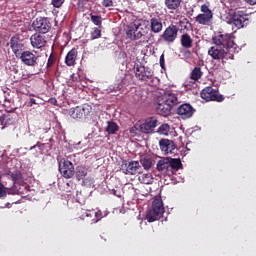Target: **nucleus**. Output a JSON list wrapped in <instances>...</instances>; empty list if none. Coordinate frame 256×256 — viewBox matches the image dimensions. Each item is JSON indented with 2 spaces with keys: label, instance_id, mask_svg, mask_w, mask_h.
Returning a JSON list of instances; mask_svg holds the SVG:
<instances>
[{
  "label": "nucleus",
  "instance_id": "1",
  "mask_svg": "<svg viewBox=\"0 0 256 256\" xmlns=\"http://www.w3.org/2000/svg\"><path fill=\"white\" fill-rule=\"evenodd\" d=\"M212 41L217 47L224 49L230 55H235V53L239 52V46H237L230 34H218L212 38Z\"/></svg>",
  "mask_w": 256,
  "mask_h": 256
},
{
  "label": "nucleus",
  "instance_id": "2",
  "mask_svg": "<svg viewBox=\"0 0 256 256\" xmlns=\"http://www.w3.org/2000/svg\"><path fill=\"white\" fill-rule=\"evenodd\" d=\"M163 213H165L163 199L159 195L155 196L152 207L146 214V220L148 223H155V221H159V219L163 217Z\"/></svg>",
  "mask_w": 256,
  "mask_h": 256
},
{
  "label": "nucleus",
  "instance_id": "3",
  "mask_svg": "<svg viewBox=\"0 0 256 256\" xmlns=\"http://www.w3.org/2000/svg\"><path fill=\"white\" fill-rule=\"evenodd\" d=\"M159 125V120L157 117L152 116L148 117L141 124H136L134 127L130 129V133H135V131H140L141 133H145L149 135L151 133H155V128Z\"/></svg>",
  "mask_w": 256,
  "mask_h": 256
},
{
  "label": "nucleus",
  "instance_id": "4",
  "mask_svg": "<svg viewBox=\"0 0 256 256\" xmlns=\"http://www.w3.org/2000/svg\"><path fill=\"white\" fill-rule=\"evenodd\" d=\"M208 55L216 61H229V59H235V55L226 52L225 49L220 48L219 46H212L208 50Z\"/></svg>",
  "mask_w": 256,
  "mask_h": 256
},
{
  "label": "nucleus",
  "instance_id": "5",
  "mask_svg": "<svg viewBox=\"0 0 256 256\" xmlns=\"http://www.w3.org/2000/svg\"><path fill=\"white\" fill-rule=\"evenodd\" d=\"M250 22L251 18L249 17V14L242 10L234 12L231 17V23L237 29H243V27H247V25H249Z\"/></svg>",
  "mask_w": 256,
  "mask_h": 256
},
{
  "label": "nucleus",
  "instance_id": "6",
  "mask_svg": "<svg viewBox=\"0 0 256 256\" xmlns=\"http://www.w3.org/2000/svg\"><path fill=\"white\" fill-rule=\"evenodd\" d=\"M200 97L204 99V101H217V103L225 101V97L219 94V89H215L212 86L205 87L201 91Z\"/></svg>",
  "mask_w": 256,
  "mask_h": 256
},
{
  "label": "nucleus",
  "instance_id": "7",
  "mask_svg": "<svg viewBox=\"0 0 256 256\" xmlns=\"http://www.w3.org/2000/svg\"><path fill=\"white\" fill-rule=\"evenodd\" d=\"M58 169L64 179H73L75 176V166L73 163L65 158L58 162Z\"/></svg>",
  "mask_w": 256,
  "mask_h": 256
},
{
  "label": "nucleus",
  "instance_id": "8",
  "mask_svg": "<svg viewBox=\"0 0 256 256\" xmlns=\"http://www.w3.org/2000/svg\"><path fill=\"white\" fill-rule=\"evenodd\" d=\"M17 59H20L23 65L27 67H41V64L39 65V56H36L29 50L22 51V53L17 56Z\"/></svg>",
  "mask_w": 256,
  "mask_h": 256
},
{
  "label": "nucleus",
  "instance_id": "9",
  "mask_svg": "<svg viewBox=\"0 0 256 256\" xmlns=\"http://www.w3.org/2000/svg\"><path fill=\"white\" fill-rule=\"evenodd\" d=\"M200 11L202 13L195 17L196 23L199 25H211V20L213 19V11L209 9L207 4L202 5Z\"/></svg>",
  "mask_w": 256,
  "mask_h": 256
},
{
  "label": "nucleus",
  "instance_id": "10",
  "mask_svg": "<svg viewBox=\"0 0 256 256\" xmlns=\"http://www.w3.org/2000/svg\"><path fill=\"white\" fill-rule=\"evenodd\" d=\"M179 35V28L174 25L170 24L164 32L161 34V39L168 45H171V43H175L177 41V37Z\"/></svg>",
  "mask_w": 256,
  "mask_h": 256
},
{
  "label": "nucleus",
  "instance_id": "11",
  "mask_svg": "<svg viewBox=\"0 0 256 256\" xmlns=\"http://www.w3.org/2000/svg\"><path fill=\"white\" fill-rule=\"evenodd\" d=\"M134 69L135 77L138 81H150V79H153L154 73L151 68L137 64Z\"/></svg>",
  "mask_w": 256,
  "mask_h": 256
},
{
  "label": "nucleus",
  "instance_id": "12",
  "mask_svg": "<svg viewBox=\"0 0 256 256\" xmlns=\"http://www.w3.org/2000/svg\"><path fill=\"white\" fill-rule=\"evenodd\" d=\"M32 27L34 31L45 35V33H49V29H51V22H49L47 18H37L33 22Z\"/></svg>",
  "mask_w": 256,
  "mask_h": 256
},
{
  "label": "nucleus",
  "instance_id": "13",
  "mask_svg": "<svg viewBox=\"0 0 256 256\" xmlns=\"http://www.w3.org/2000/svg\"><path fill=\"white\" fill-rule=\"evenodd\" d=\"M159 146L164 155H173L177 153V146L175 142L169 139H161L159 141Z\"/></svg>",
  "mask_w": 256,
  "mask_h": 256
},
{
  "label": "nucleus",
  "instance_id": "14",
  "mask_svg": "<svg viewBox=\"0 0 256 256\" xmlns=\"http://www.w3.org/2000/svg\"><path fill=\"white\" fill-rule=\"evenodd\" d=\"M10 47L15 57H18L20 54L23 53V50L25 49V44H23V41H21L19 35H16L10 39Z\"/></svg>",
  "mask_w": 256,
  "mask_h": 256
},
{
  "label": "nucleus",
  "instance_id": "15",
  "mask_svg": "<svg viewBox=\"0 0 256 256\" xmlns=\"http://www.w3.org/2000/svg\"><path fill=\"white\" fill-rule=\"evenodd\" d=\"M30 43L34 49H41L47 45V38L43 34L35 33L30 37Z\"/></svg>",
  "mask_w": 256,
  "mask_h": 256
},
{
  "label": "nucleus",
  "instance_id": "16",
  "mask_svg": "<svg viewBox=\"0 0 256 256\" xmlns=\"http://www.w3.org/2000/svg\"><path fill=\"white\" fill-rule=\"evenodd\" d=\"M176 112L182 117V119H190V117H193L195 109L191 104L184 103L177 108Z\"/></svg>",
  "mask_w": 256,
  "mask_h": 256
},
{
  "label": "nucleus",
  "instance_id": "17",
  "mask_svg": "<svg viewBox=\"0 0 256 256\" xmlns=\"http://www.w3.org/2000/svg\"><path fill=\"white\" fill-rule=\"evenodd\" d=\"M125 175H141V164L139 161H130L126 163V169L124 170Z\"/></svg>",
  "mask_w": 256,
  "mask_h": 256
},
{
  "label": "nucleus",
  "instance_id": "18",
  "mask_svg": "<svg viewBox=\"0 0 256 256\" xmlns=\"http://www.w3.org/2000/svg\"><path fill=\"white\" fill-rule=\"evenodd\" d=\"M173 108L167 104L164 100L161 102V100H158V103L156 105V113L158 115H161L162 117H167L168 115H171V110Z\"/></svg>",
  "mask_w": 256,
  "mask_h": 256
},
{
  "label": "nucleus",
  "instance_id": "19",
  "mask_svg": "<svg viewBox=\"0 0 256 256\" xmlns=\"http://www.w3.org/2000/svg\"><path fill=\"white\" fill-rule=\"evenodd\" d=\"M168 165H169V176L175 175L179 169L183 167V163H181V159L179 158H171L168 157Z\"/></svg>",
  "mask_w": 256,
  "mask_h": 256
},
{
  "label": "nucleus",
  "instance_id": "20",
  "mask_svg": "<svg viewBox=\"0 0 256 256\" xmlns=\"http://www.w3.org/2000/svg\"><path fill=\"white\" fill-rule=\"evenodd\" d=\"M150 30L152 33H161L163 31V20L161 17H153L150 19Z\"/></svg>",
  "mask_w": 256,
  "mask_h": 256
},
{
  "label": "nucleus",
  "instance_id": "21",
  "mask_svg": "<svg viewBox=\"0 0 256 256\" xmlns=\"http://www.w3.org/2000/svg\"><path fill=\"white\" fill-rule=\"evenodd\" d=\"M156 170L162 175H169V157L160 159L156 164Z\"/></svg>",
  "mask_w": 256,
  "mask_h": 256
},
{
  "label": "nucleus",
  "instance_id": "22",
  "mask_svg": "<svg viewBox=\"0 0 256 256\" xmlns=\"http://www.w3.org/2000/svg\"><path fill=\"white\" fill-rule=\"evenodd\" d=\"M164 102L173 109V107H177V105H179V98L177 97V94L173 92H166L164 94Z\"/></svg>",
  "mask_w": 256,
  "mask_h": 256
},
{
  "label": "nucleus",
  "instance_id": "23",
  "mask_svg": "<svg viewBox=\"0 0 256 256\" xmlns=\"http://www.w3.org/2000/svg\"><path fill=\"white\" fill-rule=\"evenodd\" d=\"M77 55V49L72 48L65 57V64L68 67H73V65H75V62L77 61Z\"/></svg>",
  "mask_w": 256,
  "mask_h": 256
},
{
  "label": "nucleus",
  "instance_id": "24",
  "mask_svg": "<svg viewBox=\"0 0 256 256\" xmlns=\"http://www.w3.org/2000/svg\"><path fill=\"white\" fill-rule=\"evenodd\" d=\"M76 215L78 219H81L82 221H86L87 223H89V219H92L93 210L78 208Z\"/></svg>",
  "mask_w": 256,
  "mask_h": 256
},
{
  "label": "nucleus",
  "instance_id": "25",
  "mask_svg": "<svg viewBox=\"0 0 256 256\" xmlns=\"http://www.w3.org/2000/svg\"><path fill=\"white\" fill-rule=\"evenodd\" d=\"M0 125H2V129H5V127L9 125H13V116H11L9 112L3 114V112L0 111Z\"/></svg>",
  "mask_w": 256,
  "mask_h": 256
},
{
  "label": "nucleus",
  "instance_id": "26",
  "mask_svg": "<svg viewBox=\"0 0 256 256\" xmlns=\"http://www.w3.org/2000/svg\"><path fill=\"white\" fill-rule=\"evenodd\" d=\"M180 43L184 49H191L193 47V38L188 33H184L180 36Z\"/></svg>",
  "mask_w": 256,
  "mask_h": 256
},
{
  "label": "nucleus",
  "instance_id": "27",
  "mask_svg": "<svg viewBox=\"0 0 256 256\" xmlns=\"http://www.w3.org/2000/svg\"><path fill=\"white\" fill-rule=\"evenodd\" d=\"M88 169L87 167L80 165L76 167V171L74 170V175L77 181H83L87 177Z\"/></svg>",
  "mask_w": 256,
  "mask_h": 256
},
{
  "label": "nucleus",
  "instance_id": "28",
  "mask_svg": "<svg viewBox=\"0 0 256 256\" xmlns=\"http://www.w3.org/2000/svg\"><path fill=\"white\" fill-rule=\"evenodd\" d=\"M92 218L89 219V223L90 225H93L95 223H99V221H101L103 219V217H107V213L102 212L101 210H92Z\"/></svg>",
  "mask_w": 256,
  "mask_h": 256
},
{
  "label": "nucleus",
  "instance_id": "29",
  "mask_svg": "<svg viewBox=\"0 0 256 256\" xmlns=\"http://www.w3.org/2000/svg\"><path fill=\"white\" fill-rule=\"evenodd\" d=\"M183 0H164V4L168 11H177L181 7Z\"/></svg>",
  "mask_w": 256,
  "mask_h": 256
},
{
  "label": "nucleus",
  "instance_id": "30",
  "mask_svg": "<svg viewBox=\"0 0 256 256\" xmlns=\"http://www.w3.org/2000/svg\"><path fill=\"white\" fill-rule=\"evenodd\" d=\"M140 163L146 171H149L153 167V158L149 155H142L140 157Z\"/></svg>",
  "mask_w": 256,
  "mask_h": 256
},
{
  "label": "nucleus",
  "instance_id": "31",
  "mask_svg": "<svg viewBox=\"0 0 256 256\" xmlns=\"http://www.w3.org/2000/svg\"><path fill=\"white\" fill-rule=\"evenodd\" d=\"M10 177L13 181V185H21L23 183V174L21 171H14L10 173Z\"/></svg>",
  "mask_w": 256,
  "mask_h": 256
},
{
  "label": "nucleus",
  "instance_id": "32",
  "mask_svg": "<svg viewBox=\"0 0 256 256\" xmlns=\"http://www.w3.org/2000/svg\"><path fill=\"white\" fill-rule=\"evenodd\" d=\"M137 33V24H131L127 26L126 37L131 39V41H135V35Z\"/></svg>",
  "mask_w": 256,
  "mask_h": 256
},
{
  "label": "nucleus",
  "instance_id": "33",
  "mask_svg": "<svg viewBox=\"0 0 256 256\" xmlns=\"http://www.w3.org/2000/svg\"><path fill=\"white\" fill-rule=\"evenodd\" d=\"M69 115L72 119H83V112H81V106H76L69 110Z\"/></svg>",
  "mask_w": 256,
  "mask_h": 256
},
{
  "label": "nucleus",
  "instance_id": "34",
  "mask_svg": "<svg viewBox=\"0 0 256 256\" xmlns=\"http://www.w3.org/2000/svg\"><path fill=\"white\" fill-rule=\"evenodd\" d=\"M105 131H106V133H108V135H115V133H117V131H119V125H117V123H115L113 121H108Z\"/></svg>",
  "mask_w": 256,
  "mask_h": 256
},
{
  "label": "nucleus",
  "instance_id": "35",
  "mask_svg": "<svg viewBox=\"0 0 256 256\" xmlns=\"http://www.w3.org/2000/svg\"><path fill=\"white\" fill-rule=\"evenodd\" d=\"M203 77V71H201V67H194L191 72V79L193 81H199Z\"/></svg>",
  "mask_w": 256,
  "mask_h": 256
},
{
  "label": "nucleus",
  "instance_id": "36",
  "mask_svg": "<svg viewBox=\"0 0 256 256\" xmlns=\"http://www.w3.org/2000/svg\"><path fill=\"white\" fill-rule=\"evenodd\" d=\"M138 179H139L140 183H143L144 185H149L153 178H152L151 173H146V174H141L138 177Z\"/></svg>",
  "mask_w": 256,
  "mask_h": 256
},
{
  "label": "nucleus",
  "instance_id": "37",
  "mask_svg": "<svg viewBox=\"0 0 256 256\" xmlns=\"http://www.w3.org/2000/svg\"><path fill=\"white\" fill-rule=\"evenodd\" d=\"M81 107V113H82V118L87 117L88 115H91V112L93 111V107L89 104H84Z\"/></svg>",
  "mask_w": 256,
  "mask_h": 256
},
{
  "label": "nucleus",
  "instance_id": "38",
  "mask_svg": "<svg viewBox=\"0 0 256 256\" xmlns=\"http://www.w3.org/2000/svg\"><path fill=\"white\" fill-rule=\"evenodd\" d=\"M169 131H171V126H169V124H162L158 128L157 133L159 135H169Z\"/></svg>",
  "mask_w": 256,
  "mask_h": 256
},
{
  "label": "nucleus",
  "instance_id": "39",
  "mask_svg": "<svg viewBox=\"0 0 256 256\" xmlns=\"http://www.w3.org/2000/svg\"><path fill=\"white\" fill-rule=\"evenodd\" d=\"M90 19L94 25L101 27V24L103 23L101 16H96V15L90 14Z\"/></svg>",
  "mask_w": 256,
  "mask_h": 256
},
{
  "label": "nucleus",
  "instance_id": "40",
  "mask_svg": "<svg viewBox=\"0 0 256 256\" xmlns=\"http://www.w3.org/2000/svg\"><path fill=\"white\" fill-rule=\"evenodd\" d=\"M145 35H147V31H145V29L140 28L139 25H137V31H136V35H135V41L141 39V37H145Z\"/></svg>",
  "mask_w": 256,
  "mask_h": 256
},
{
  "label": "nucleus",
  "instance_id": "41",
  "mask_svg": "<svg viewBox=\"0 0 256 256\" xmlns=\"http://www.w3.org/2000/svg\"><path fill=\"white\" fill-rule=\"evenodd\" d=\"M55 61H57V57L55 56V54H50L46 64L47 69H51V67H53V65L55 64Z\"/></svg>",
  "mask_w": 256,
  "mask_h": 256
},
{
  "label": "nucleus",
  "instance_id": "42",
  "mask_svg": "<svg viewBox=\"0 0 256 256\" xmlns=\"http://www.w3.org/2000/svg\"><path fill=\"white\" fill-rule=\"evenodd\" d=\"M101 38V30L99 28H93V31L91 32V39H99Z\"/></svg>",
  "mask_w": 256,
  "mask_h": 256
},
{
  "label": "nucleus",
  "instance_id": "43",
  "mask_svg": "<svg viewBox=\"0 0 256 256\" xmlns=\"http://www.w3.org/2000/svg\"><path fill=\"white\" fill-rule=\"evenodd\" d=\"M133 99L135 103H141V101H143V92H141V90L136 91Z\"/></svg>",
  "mask_w": 256,
  "mask_h": 256
},
{
  "label": "nucleus",
  "instance_id": "44",
  "mask_svg": "<svg viewBox=\"0 0 256 256\" xmlns=\"http://www.w3.org/2000/svg\"><path fill=\"white\" fill-rule=\"evenodd\" d=\"M64 3H65V0H52V5L56 9H59Z\"/></svg>",
  "mask_w": 256,
  "mask_h": 256
},
{
  "label": "nucleus",
  "instance_id": "45",
  "mask_svg": "<svg viewBox=\"0 0 256 256\" xmlns=\"http://www.w3.org/2000/svg\"><path fill=\"white\" fill-rule=\"evenodd\" d=\"M1 197H7V190L2 183H0V199Z\"/></svg>",
  "mask_w": 256,
  "mask_h": 256
},
{
  "label": "nucleus",
  "instance_id": "46",
  "mask_svg": "<svg viewBox=\"0 0 256 256\" xmlns=\"http://www.w3.org/2000/svg\"><path fill=\"white\" fill-rule=\"evenodd\" d=\"M102 6L103 7H113V0H103Z\"/></svg>",
  "mask_w": 256,
  "mask_h": 256
},
{
  "label": "nucleus",
  "instance_id": "47",
  "mask_svg": "<svg viewBox=\"0 0 256 256\" xmlns=\"http://www.w3.org/2000/svg\"><path fill=\"white\" fill-rule=\"evenodd\" d=\"M188 23H189V20H187V18L179 21L180 27H183V29H188L187 28Z\"/></svg>",
  "mask_w": 256,
  "mask_h": 256
},
{
  "label": "nucleus",
  "instance_id": "48",
  "mask_svg": "<svg viewBox=\"0 0 256 256\" xmlns=\"http://www.w3.org/2000/svg\"><path fill=\"white\" fill-rule=\"evenodd\" d=\"M6 195H17V190L13 188H6Z\"/></svg>",
  "mask_w": 256,
  "mask_h": 256
},
{
  "label": "nucleus",
  "instance_id": "49",
  "mask_svg": "<svg viewBox=\"0 0 256 256\" xmlns=\"http://www.w3.org/2000/svg\"><path fill=\"white\" fill-rule=\"evenodd\" d=\"M160 67H161L162 69H165V54H162V55L160 56Z\"/></svg>",
  "mask_w": 256,
  "mask_h": 256
},
{
  "label": "nucleus",
  "instance_id": "50",
  "mask_svg": "<svg viewBox=\"0 0 256 256\" xmlns=\"http://www.w3.org/2000/svg\"><path fill=\"white\" fill-rule=\"evenodd\" d=\"M249 5H256V0H245Z\"/></svg>",
  "mask_w": 256,
  "mask_h": 256
},
{
  "label": "nucleus",
  "instance_id": "51",
  "mask_svg": "<svg viewBox=\"0 0 256 256\" xmlns=\"http://www.w3.org/2000/svg\"><path fill=\"white\" fill-rule=\"evenodd\" d=\"M39 145H41V142H37V144L34 145V146H32V147L30 148V150H33V149H35L36 147H39Z\"/></svg>",
  "mask_w": 256,
  "mask_h": 256
},
{
  "label": "nucleus",
  "instance_id": "52",
  "mask_svg": "<svg viewBox=\"0 0 256 256\" xmlns=\"http://www.w3.org/2000/svg\"><path fill=\"white\" fill-rule=\"evenodd\" d=\"M30 103H31V105H35V99L34 98H30Z\"/></svg>",
  "mask_w": 256,
  "mask_h": 256
},
{
  "label": "nucleus",
  "instance_id": "53",
  "mask_svg": "<svg viewBox=\"0 0 256 256\" xmlns=\"http://www.w3.org/2000/svg\"><path fill=\"white\" fill-rule=\"evenodd\" d=\"M80 1H85V2H89V1H91V0H80Z\"/></svg>",
  "mask_w": 256,
  "mask_h": 256
}]
</instances>
